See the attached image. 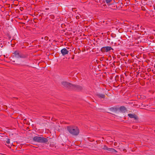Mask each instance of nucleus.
I'll use <instances>...</instances> for the list:
<instances>
[{
    "label": "nucleus",
    "mask_w": 155,
    "mask_h": 155,
    "mask_svg": "<svg viewBox=\"0 0 155 155\" xmlns=\"http://www.w3.org/2000/svg\"><path fill=\"white\" fill-rule=\"evenodd\" d=\"M66 129L69 133L73 136H77L79 133V130L76 126H69L67 127Z\"/></svg>",
    "instance_id": "1"
},
{
    "label": "nucleus",
    "mask_w": 155,
    "mask_h": 155,
    "mask_svg": "<svg viewBox=\"0 0 155 155\" xmlns=\"http://www.w3.org/2000/svg\"><path fill=\"white\" fill-rule=\"evenodd\" d=\"M61 84L64 87L69 89H73L76 90H81L82 87L80 86L73 84L66 81H63Z\"/></svg>",
    "instance_id": "2"
},
{
    "label": "nucleus",
    "mask_w": 155,
    "mask_h": 155,
    "mask_svg": "<svg viewBox=\"0 0 155 155\" xmlns=\"http://www.w3.org/2000/svg\"><path fill=\"white\" fill-rule=\"evenodd\" d=\"M33 140L35 142L41 143H46L48 141L47 138L39 136L34 137Z\"/></svg>",
    "instance_id": "3"
},
{
    "label": "nucleus",
    "mask_w": 155,
    "mask_h": 155,
    "mask_svg": "<svg viewBox=\"0 0 155 155\" xmlns=\"http://www.w3.org/2000/svg\"><path fill=\"white\" fill-rule=\"evenodd\" d=\"M13 54L14 55L13 56L18 58H25L26 57L25 55L21 53L18 51H16L14 52Z\"/></svg>",
    "instance_id": "4"
},
{
    "label": "nucleus",
    "mask_w": 155,
    "mask_h": 155,
    "mask_svg": "<svg viewBox=\"0 0 155 155\" xmlns=\"http://www.w3.org/2000/svg\"><path fill=\"white\" fill-rule=\"evenodd\" d=\"M102 147H102V148L104 150H107L112 152H117V151L114 149L112 148H108L105 145L104 146Z\"/></svg>",
    "instance_id": "5"
},
{
    "label": "nucleus",
    "mask_w": 155,
    "mask_h": 155,
    "mask_svg": "<svg viewBox=\"0 0 155 155\" xmlns=\"http://www.w3.org/2000/svg\"><path fill=\"white\" fill-rule=\"evenodd\" d=\"M128 116L131 118H134L135 120H137L138 119V116L137 115L135 114H128Z\"/></svg>",
    "instance_id": "6"
},
{
    "label": "nucleus",
    "mask_w": 155,
    "mask_h": 155,
    "mask_svg": "<svg viewBox=\"0 0 155 155\" xmlns=\"http://www.w3.org/2000/svg\"><path fill=\"white\" fill-rule=\"evenodd\" d=\"M61 52L63 56H64L68 54L69 52V51L67 50L66 48H64L61 50Z\"/></svg>",
    "instance_id": "7"
},
{
    "label": "nucleus",
    "mask_w": 155,
    "mask_h": 155,
    "mask_svg": "<svg viewBox=\"0 0 155 155\" xmlns=\"http://www.w3.org/2000/svg\"><path fill=\"white\" fill-rule=\"evenodd\" d=\"M108 5L110 6V8L113 10H116L117 8V5L115 4H110Z\"/></svg>",
    "instance_id": "8"
},
{
    "label": "nucleus",
    "mask_w": 155,
    "mask_h": 155,
    "mask_svg": "<svg viewBox=\"0 0 155 155\" xmlns=\"http://www.w3.org/2000/svg\"><path fill=\"white\" fill-rule=\"evenodd\" d=\"M96 96L99 98L100 99H104L105 96L104 94H102L100 93L97 94H96Z\"/></svg>",
    "instance_id": "9"
},
{
    "label": "nucleus",
    "mask_w": 155,
    "mask_h": 155,
    "mask_svg": "<svg viewBox=\"0 0 155 155\" xmlns=\"http://www.w3.org/2000/svg\"><path fill=\"white\" fill-rule=\"evenodd\" d=\"M106 52L109 51L111 50H114L110 46H106L105 47Z\"/></svg>",
    "instance_id": "10"
},
{
    "label": "nucleus",
    "mask_w": 155,
    "mask_h": 155,
    "mask_svg": "<svg viewBox=\"0 0 155 155\" xmlns=\"http://www.w3.org/2000/svg\"><path fill=\"white\" fill-rule=\"evenodd\" d=\"M120 110L121 111L125 112L126 111V108L123 106H121L120 108Z\"/></svg>",
    "instance_id": "11"
},
{
    "label": "nucleus",
    "mask_w": 155,
    "mask_h": 155,
    "mask_svg": "<svg viewBox=\"0 0 155 155\" xmlns=\"http://www.w3.org/2000/svg\"><path fill=\"white\" fill-rule=\"evenodd\" d=\"M4 142L5 143L9 144L10 143V139L8 138H6L4 141Z\"/></svg>",
    "instance_id": "12"
},
{
    "label": "nucleus",
    "mask_w": 155,
    "mask_h": 155,
    "mask_svg": "<svg viewBox=\"0 0 155 155\" xmlns=\"http://www.w3.org/2000/svg\"><path fill=\"white\" fill-rule=\"evenodd\" d=\"M113 0H105V2L106 4H107L108 5H109L110 4V2H111Z\"/></svg>",
    "instance_id": "13"
},
{
    "label": "nucleus",
    "mask_w": 155,
    "mask_h": 155,
    "mask_svg": "<svg viewBox=\"0 0 155 155\" xmlns=\"http://www.w3.org/2000/svg\"><path fill=\"white\" fill-rule=\"evenodd\" d=\"M101 51L103 52H106L105 47H104L102 48L101 49Z\"/></svg>",
    "instance_id": "14"
},
{
    "label": "nucleus",
    "mask_w": 155,
    "mask_h": 155,
    "mask_svg": "<svg viewBox=\"0 0 155 155\" xmlns=\"http://www.w3.org/2000/svg\"><path fill=\"white\" fill-rule=\"evenodd\" d=\"M81 16L80 15H77L76 17V18L77 19H78L80 18V16Z\"/></svg>",
    "instance_id": "15"
},
{
    "label": "nucleus",
    "mask_w": 155,
    "mask_h": 155,
    "mask_svg": "<svg viewBox=\"0 0 155 155\" xmlns=\"http://www.w3.org/2000/svg\"><path fill=\"white\" fill-rule=\"evenodd\" d=\"M44 39L46 40V41H47L48 39V37L47 36H45V38H44Z\"/></svg>",
    "instance_id": "16"
},
{
    "label": "nucleus",
    "mask_w": 155,
    "mask_h": 155,
    "mask_svg": "<svg viewBox=\"0 0 155 155\" xmlns=\"http://www.w3.org/2000/svg\"><path fill=\"white\" fill-rule=\"evenodd\" d=\"M117 142H114V145L115 146H116L117 145Z\"/></svg>",
    "instance_id": "17"
},
{
    "label": "nucleus",
    "mask_w": 155,
    "mask_h": 155,
    "mask_svg": "<svg viewBox=\"0 0 155 155\" xmlns=\"http://www.w3.org/2000/svg\"><path fill=\"white\" fill-rule=\"evenodd\" d=\"M51 17L52 19H53L54 18V16L53 15H52L51 16Z\"/></svg>",
    "instance_id": "18"
},
{
    "label": "nucleus",
    "mask_w": 155,
    "mask_h": 155,
    "mask_svg": "<svg viewBox=\"0 0 155 155\" xmlns=\"http://www.w3.org/2000/svg\"><path fill=\"white\" fill-rule=\"evenodd\" d=\"M48 9H49V8H45V10H48Z\"/></svg>",
    "instance_id": "19"
},
{
    "label": "nucleus",
    "mask_w": 155,
    "mask_h": 155,
    "mask_svg": "<svg viewBox=\"0 0 155 155\" xmlns=\"http://www.w3.org/2000/svg\"><path fill=\"white\" fill-rule=\"evenodd\" d=\"M21 24H25V23H23V22H21Z\"/></svg>",
    "instance_id": "20"
},
{
    "label": "nucleus",
    "mask_w": 155,
    "mask_h": 155,
    "mask_svg": "<svg viewBox=\"0 0 155 155\" xmlns=\"http://www.w3.org/2000/svg\"><path fill=\"white\" fill-rule=\"evenodd\" d=\"M72 59H74V57H72Z\"/></svg>",
    "instance_id": "21"
},
{
    "label": "nucleus",
    "mask_w": 155,
    "mask_h": 155,
    "mask_svg": "<svg viewBox=\"0 0 155 155\" xmlns=\"http://www.w3.org/2000/svg\"><path fill=\"white\" fill-rule=\"evenodd\" d=\"M104 6H106V5H103Z\"/></svg>",
    "instance_id": "22"
},
{
    "label": "nucleus",
    "mask_w": 155,
    "mask_h": 155,
    "mask_svg": "<svg viewBox=\"0 0 155 155\" xmlns=\"http://www.w3.org/2000/svg\"><path fill=\"white\" fill-rule=\"evenodd\" d=\"M154 67L155 68V65H154Z\"/></svg>",
    "instance_id": "23"
},
{
    "label": "nucleus",
    "mask_w": 155,
    "mask_h": 155,
    "mask_svg": "<svg viewBox=\"0 0 155 155\" xmlns=\"http://www.w3.org/2000/svg\"><path fill=\"white\" fill-rule=\"evenodd\" d=\"M13 61L14 62H15V61Z\"/></svg>",
    "instance_id": "24"
}]
</instances>
